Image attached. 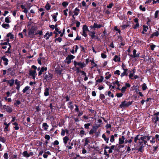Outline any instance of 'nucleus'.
Listing matches in <instances>:
<instances>
[{"label": "nucleus", "instance_id": "1", "mask_svg": "<svg viewBox=\"0 0 159 159\" xmlns=\"http://www.w3.org/2000/svg\"><path fill=\"white\" fill-rule=\"evenodd\" d=\"M37 30V28L36 26H32L31 28L29 30L28 32V37L30 39L34 38L35 37L36 31Z\"/></svg>", "mask_w": 159, "mask_h": 159}, {"label": "nucleus", "instance_id": "2", "mask_svg": "<svg viewBox=\"0 0 159 159\" xmlns=\"http://www.w3.org/2000/svg\"><path fill=\"white\" fill-rule=\"evenodd\" d=\"M53 75L49 73V72H46L43 73V80H45V81L50 80L52 78Z\"/></svg>", "mask_w": 159, "mask_h": 159}, {"label": "nucleus", "instance_id": "3", "mask_svg": "<svg viewBox=\"0 0 159 159\" xmlns=\"http://www.w3.org/2000/svg\"><path fill=\"white\" fill-rule=\"evenodd\" d=\"M141 137H140V139L143 141V143H144L145 145H148L147 144V141L149 140L151 138V136L148 135H141Z\"/></svg>", "mask_w": 159, "mask_h": 159}, {"label": "nucleus", "instance_id": "4", "mask_svg": "<svg viewBox=\"0 0 159 159\" xmlns=\"http://www.w3.org/2000/svg\"><path fill=\"white\" fill-rule=\"evenodd\" d=\"M75 57L72 55H68L66 58V63L67 64H69L71 62V60L74 59Z\"/></svg>", "mask_w": 159, "mask_h": 159}, {"label": "nucleus", "instance_id": "5", "mask_svg": "<svg viewBox=\"0 0 159 159\" xmlns=\"http://www.w3.org/2000/svg\"><path fill=\"white\" fill-rule=\"evenodd\" d=\"M3 108L7 112L11 113L13 111L12 108L9 106L4 105L3 106Z\"/></svg>", "mask_w": 159, "mask_h": 159}, {"label": "nucleus", "instance_id": "6", "mask_svg": "<svg viewBox=\"0 0 159 159\" xmlns=\"http://www.w3.org/2000/svg\"><path fill=\"white\" fill-rule=\"evenodd\" d=\"M74 64L75 67H76L77 65L80 66L81 68H83L85 66V64L84 63H82L81 62H77L76 61H75L74 62Z\"/></svg>", "mask_w": 159, "mask_h": 159}, {"label": "nucleus", "instance_id": "7", "mask_svg": "<svg viewBox=\"0 0 159 159\" xmlns=\"http://www.w3.org/2000/svg\"><path fill=\"white\" fill-rule=\"evenodd\" d=\"M29 75L32 76L33 78L34 79L37 75L36 70H30L29 71Z\"/></svg>", "mask_w": 159, "mask_h": 159}, {"label": "nucleus", "instance_id": "8", "mask_svg": "<svg viewBox=\"0 0 159 159\" xmlns=\"http://www.w3.org/2000/svg\"><path fill=\"white\" fill-rule=\"evenodd\" d=\"M133 55H130L129 54L128 55L133 58H135L136 57H139L140 53H138L137 54H136V49H134L133 50Z\"/></svg>", "mask_w": 159, "mask_h": 159}, {"label": "nucleus", "instance_id": "9", "mask_svg": "<svg viewBox=\"0 0 159 159\" xmlns=\"http://www.w3.org/2000/svg\"><path fill=\"white\" fill-rule=\"evenodd\" d=\"M5 56H4L1 57V59L3 60V61H4V65L5 66H7L8 65V62L9 60L8 59L5 57Z\"/></svg>", "mask_w": 159, "mask_h": 159}, {"label": "nucleus", "instance_id": "10", "mask_svg": "<svg viewBox=\"0 0 159 159\" xmlns=\"http://www.w3.org/2000/svg\"><path fill=\"white\" fill-rule=\"evenodd\" d=\"M11 123L10 122L9 123L7 124V122H5L4 123V125H6L4 129V131L5 132H6L7 131H9L10 130V129H8V128L10 125Z\"/></svg>", "mask_w": 159, "mask_h": 159}, {"label": "nucleus", "instance_id": "11", "mask_svg": "<svg viewBox=\"0 0 159 159\" xmlns=\"http://www.w3.org/2000/svg\"><path fill=\"white\" fill-rule=\"evenodd\" d=\"M125 138L124 136H122L121 138L119 139V144H122L125 143Z\"/></svg>", "mask_w": 159, "mask_h": 159}, {"label": "nucleus", "instance_id": "12", "mask_svg": "<svg viewBox=\"0 0 159 159\" xmlns=\"http://www.w3.org/2000/svg\"><path fill=\"white\" fill-rule=\"evenodd\" d=\"M104 26L102 25H98L96 23H94L93 25V28H97V29H99L101 28L102 27H103Z\"/></svg>", "mask_w": 159, "mask_h": 159}, {"label": "nucleus", "instance_id": "13", "mask_svg": "<svg viewBox=\"0 0 159 159\" xmlns=\"http://www.w3.org/2000/svg\"><path fill=\"white\" fill-rule=\"evenodd\" d=\"M159 33L157 31H156L155 32L151 35L150 38V39H152L155 36L157 37L159 35Z\"/></svg>", "mask_w": 159, "mask_h": 159}, {"label": "nucleus", "instance_id": "14", "mask_svg": "<svg viewBox=\"0 0 159 159\" xmlns=\"http://www.w3.org/2000/svg\"><path fill=\"white\" fill-rule=\"evenodd\" d=\"M50 89V88H46L44 90V95L46 96H48L49 95V90Z\"/></svg>", "mask_w": 159, "mask_h": 159}, {"label": "nucleus", "instance_id": "15", "mask_svg": "<svg viewBox=\"0 0 159 159\" xmlns=\"http://www.w3.org/2000/svg\"><path fill=\"white\" fill-rule=\"evenodd\" d=\"M120 107L121 108L126 107V101H124L122 102L121 104L120 105Z\"/></svg>", "mask_w": 159, "mask_h": 159}, {"label": "nucleus", "instance_id": "16", "mask_svg": "<svg viewBox=\"0 0 159 159\" xmlns=\"http://www.w3.org/2000/svg\"><path fill=\"white\" fill-rule=\"evenodd\" d=\"M15 80L14 79H11L8 81V84H9L10 87H12L14 83Z\"/></svg>", "mask_w": 159, "mask_h": 159}, {"label": "nucleus", "instance_id": "17", "mask_svg": "<svg viewBox=\"0 0 159 159\" xmlns=\"http://www.w3.org/2000/svg\"><path fill=\"white\" fill-rule=\"evenodd\" d=\"M102 137L107 143H108L109 139L106 137V136L105 134H103L102 135Z\"/></svg>", "mask_w": 159, "mask_h": 159}, {"label": "nucleus", "instance_id": "18", "mask_svg": "<svg viewBox=\"0 0 159 159\" xmlns=\"http://www.w3.org/2000/svg\"><path fill=\"white\" fill-rule=\"evenodd\" d=\"M12 124L15 126L14 127L15 130H18L19 129L20 127L19 126H18V124L17 122H15L13 123Z\"/></svg>", "mask_w": 159, "mask_h": 159}, {"label": "nucleus", "instance_id": "19", "mask_svg": "<svg viewBox=\"0 0 159 159\" xmlns=\"http://www.w3.org/2000/svg\"><path fill=\"white\" fill-rule=\"evenodd\" d=\"M113 60L115 62H120V58L118 57V56L116 55L114 56Z\"/></svg>", "mask_w": 159, "mask_h": 159}, {"label": "nucleus", "instance_id": "20", "mask_svg": "<svg viewBox=\"0 0 159 159\" xmlns=\"http://www.w3.org/2000/svg\"><path fill=\"white\" fill-rule=\"evenodd\" d=\"M69 139L66 136L63 138V142L65 144H66L67 143Z\"/></svg>", "mask_w": 159, "mask_h": 159}, {"label": "nucleus", "instance_id": "21", "mask_svg": "<svg viewBox=\"0 0 159 159\" xmlns=\"http://www.w3.org/2000/svg\"><path fill=\"white\" fill-rule=\"evenodd\" d=\"M43 129L45 130H47L48 127V125H47L46 123H44L43 124Z\"/></svg>", "mask_w": 159, "mask_h": 159}, {"label": "nucleus", "instance_id": "22", "mask_svg": "<svg viewBox=\"0 0 159 159\" xmlns=\"http://www.w3.org/2000/svg\"><path fill=\"white\" fill-rule=\"evenodd\" d=\"M89 34L90 36L91 37L92 39H93L95 37V32L94 31H91L89 33Z\"/></svg>", "mask_w": 159, "mask_h": 159}, {"label": "nucleus", "instance_id": "23", "mask_svg": "<svg viewBox=\"0 0 159 159\" xmlns=\"http://www.w3.org/2000/svg\"><path fill=\"white\" fill-rule=\"evenodd\" d=\"M72 102H70L67 104L68 107L71 110H72L73 108V106L72 105Z\"/></svg>", "mask_w": 159, "mask_h": 159}, {"label": "nucleus", "instance_id": "24", "mask_svg": "<svg viewBox=\"0 0 159 159\" xmlns=\"http://www.w3.org/2000/svg\"><path fill=\"white\" fill-rule=\"evenodd\" d=\"M115 145H112L110 147L109 146H105L104 147L105 149H110L111 150H114L115 148Z\"/></svg>", "mask_w": 159, "mask_h": 159}, {"label": "nucleus", "instance_id": "25", "mask_svg": "<svg viewBox=\"0 0 159 159\" xmlns=\"http://www.w3.org/2000/svg\"><path fill=\"white\" fill-rule=\"evenodd\" d=\"M82 29H83V31H89V29H88V28L87 26L86 25H84L83 26Z\"/></svg>", "mask_w": 159, "mask_h": 159}, {"label": "nucleus", "instance_id": "26", "mask_svg": "<svg viewBox=\"0 0 159 159\" xmlns=\"http://www.w3.org/2000/svg\"><path fill=\"white\" fill-rule=\"evenodd\" d=\"M6 141V139L4 137L0 136V141L5 143Z\"/></svg>", "mask_w": 159, "mask_h": 159}, {"label": "nucleus", "instance_id": "27", "mask_svg": "<svg viewBox=\"0 0 159 159\" xmlns=\"http://www.w3.org/2000/svg\"><path fill=\"white\" fill-rule=\"evenodd\" d=\"M45 8L46 10H49L50 9L51 6L48 2H47L45 7Z\"/></svg>", "mask_w": 159, "mask_h": 159}, {"label": "nucleus", "instance_id": "28", "mask_svg": "<svg viewBox=\"0 0 159 159\" xmlns=\"http://www.w3.org/2000/svg\"><path fill=\"white\" fill-rule=\"evenodd\" d=\"M142 89L143 90H146L147 89H148V88L147 87L146 84L145 83H143L142 85Z\"/></svg>", "mask_w": 159, "mask_h": 159}, {"label": "nucleus", "instance_id": "29", "mask_svg": "<svg viewBox=\"0 0 159 159\" xmlns=\"http://www.w3.org/2000/svg\"><path fill=\"white\" fill-rule=\"evenodd\" d=\"M23 156L26 157H29L30 156V154L28 153L27 151H25L23 152Z\"/></svg>", "mask_w": 159, "mask_h": 159}, {"label": "nucleus", "instance_id": "30", "mask_svg": "<svg viewBox=\"0 0 159 159\" xmlns=\"http://www.w3.org/2000/svg\"><path fill=\"white\" fill-rule=\"evenodd\" d=\"M154 119V120H155L154 121V123L156 124L155 126H156L157 123V122L159 120V118L158 116H157L156 117H155Z\"/></svg>", "mask_w": 159, "mask_h": 159}, {"label": "nucleus", "instance_id": "31", "mask_svg": "<svg viewBox=\"0 0 159 159\" xmlns=\"http://www.w3.org/2000/svg\"><path fill=\"white\" fill-rule=\"evenodd\" d=\"M104 78L102 76H100V78L96 80V82L97 83H100L102 82Z\"/></svg>", "mask_w": 159, "mask_h": 159}, {"label": "nucleus", "instance_id": "32", "mask_svg": "<svg viewBox=\"0 0 159 159\" xmlns=\"http://www.w3.org/2000/svg\"><path fill=\"white\" fill-rule=\"evenodd\" d=\"M16 102L14 103V105L16 107H18V106L20 104L21 102L18 100H16Z\"/></svg>", "mask_w": 159, "mask_h": 159}, {"label": "nucleus", "instance_id": "33", "mask_svg": "<svg viewBox=\"0 0 159 159\" xmlns=\"http://www.w3.org/2000/svg\"><path fill=\"white\" fill-rule=\"evenodd\" d=\"M107 95L109 97H111L112 98H113L114 97L113 94L110 91H109L107 92Z\"/></svg>", "mask_w": 159, "mask_h": 159}, {"label": "nucleus", "instance_id": "34", "mask_svg": "<svg viewBox=\"0 0 159 159\" xmlns=\"http://www.w3.org/2000/svg\"><path fill=\"white\" fill-rule=\"evenodd\" d=\"M2 26L3 28H5V29H7V28H6V27H7L8 28H9L10 25H9L8 24H4L3 23L2 25Z\"/></svg>", "mask_w": 159, "mask_h": 159}, {"label": "nucleus", "instance_id": "35", "mask_svg": "<svg viewBox=\"0 0 159 159\" xmlns=\"http://www.w3.org/2000/svg\"><path fill=\"white\" fill-rule=\"evenodd\" d=\"M30 87L28 86H26L22 90L23 93H25L27 91L30 89Z\"/></svg>", "mask_w": 159, "mask_h": 159}, {"label": "nucleus", "instance_id": "36", "mask_svg": "<svg viewBox=\"0 0 159 159\" xmlns=\"http://www.w3.org/2000/svg\"><path fill=\"white\" fill-rule=\"evenodd\" d=\"M143 147H144V146L143 145L140 146V147L138 149V151L140 152H143Z\"/></svg>", "mask_w": 159, "mask_h": 159}, {"label": "nucleus", "instance_id": "37", "mask_svg": "<svg viewBox=\"0 0 159 159\" xmlns=\"http://www.w3.org/2000/svg\"><path fill=\"white\" fill-rule=\"evenodd\" d=\"M90 61L91 62L92 65L93 64H94V65L93 66H92V68H93L94 67H96L97 66V65L95 63L94 60H90Z\"/></svg>", "mask_w": 159, "mask_h": 159}, {"label": "nucleus", "instance_id": "38", "mask_svg": "<svg viewBox=\"0 0 159 159\" xmlns=\"http://www.w3.org/2000/svg\"><path fill=\"white\" fill-rule=\"evenodd\" d=\"M90 123L85 124L84 125V128L86 129H88L89 128V126L91 125Z\"/></svg>", "mask_w": 159, "mask_h": 159}, {"label": "nucleus", "instance_id": "39", "mask_svg": "<svg viewBox=\"0 0 159 159\" xmlns=\"http://www.w3.org/2000/svg\"><path fill=\"white\" fill-rule=\"evenodd\" d=\"M155 138L156 139V142H159V135L158 134H156L155 136Z\"/></svg>", "mask_w": 159, "mask_h": 159}, {"label": "nucleus", "instance_id": "40", "mask_svg": "<svg viewBox=\"0 0 159 159\" xmlns=\"http://www.w3.org/2000/svg\"><path fill=\"white\" fill-rule=\"evenodd\" d=\"M139 134L136 135L134 138V142L135 143H137V141L139 140Z\"/></svg>", "mask_w": 159, "mask_h": 159}, {"label": "nucleus", "instance_id": "41", "mask_svg": "<svg viewBox=\"0 0 159 159\" xmlns=\"http://www.w3.org/2000/svg\"><path fill=\"white\" fill-rule=\"evenodd\" d=\"M35 35L38 34L41 35H42L43 34V31L42 30H38L37 32H35Z\"/></svg>", "mask_w": 159, "mask_h": 159}, {"label": "nucleus", "instance_id": "42", "mask_svg": "<svg viewBox=\"0 0 159 159\" xmlns=\"http://www.w3.org/2000/svg\"><path fill=\"white\" fill-rule=\"evenodd\" d=\"M143 31L145 32H147V30L148 29V26L147 25H143Z\"/></svg>", "mask_w": 159, "mask_h": 159}, {"label": "nucleus", "instance_id": "43", "mask_svg": "<svg viewBox=\"0 0 159 159\" xmlns=\"http://www.w3.org/2000/svg\"><path fill=\"white\" fill-rule=\"evenodd\" d=\"M110 141L111 143H113L115 141V138L113 135H111V136Z\"/></svg>", "mask_w": 159, "mask_h": 159}, {"label": "nucleus", "instance_id": "44", "mask_svg": "<svg viewBox=\"0 0 159 159\" xmlns=\"http://www.w3.org/2000/svg\"><path fill=\"white\" fill-rule=\"evenodd\" d=\"M0 45L1 46H3V45H10L9 43H7V42H1L0 43Z\"/></svg>", "mask_w": 159, "mask_h": 159}, {"label": "nucleus", "instance_id": "45", "mask_svg": "<svg viewBox=\"0 0 159 159\" xmlns=\"http://www.w3.org/2000/svg\"><path fill=\"white\" fill-rule=\"evenodd\" d=\"M101 100H103V99H105V97L103 94H101L99 96Z\"/></svg>", "mask_w": 159, "mask_h": 159}, {"label": "nucleus", "instance_id": "46", "mask_svg": "<svg viewBox=\"0 0 159 159\" xmlns=\"http://www.w3.org/2000/svg\"><path fill=\"white\" fill-rule=\"evenodd\" d=\"M106 52H105V53H102L101 54V57L103 58H105L107 57V55L106 54Z\"/></svg>", "mask_w": 159, "mask_h": 159}, {"label": "nucleus", "instance_id": "47", "mask_svg": "<svg viewBox=\"0 0 159 159\" xmlns=\"http://www.w3.org/2000/svg\"><path fill=\"white\" fill-rule=\"evenodd\" d=\"M88 138H87L85 139V143H84V146H86L87 145H88V143L90 142L87 139Z\"/></svg>", "mask_w": 159, "mask_h": 159}, {"label": "nucleus", "instance_id": "48", "mask_svg": "<svg viewBox=\"0 0 159 159\" xmlns=\"http://www.w3.org/2000/svg\"><path fill=\"white\" fill-rule=\"evenodd\" d=\"M129 26V24L124 25L122 26V29L123 30H124L127 28Z\"/></svg>", "mask_w": 159, "mask_h": 159}, {"label": "nucleus", "instance_id": "49", "mask_svg": "<svg viewBox=\"0 0 159 159\" xmlns=\"http://www.w3.org/2000/svg\"><path fill=\"white\" fill-rule=\"evenodd\" d=\"M62 5L64 7H66L68 5V3L65 1L63 2L62 3Z\"/></svg>", "mask_w": 159, "mask_h": 159}, {"label": "nucleus", "instance_id": "50", "mask_svg": "<svg viewBox=\"0 0 159 159\" xmlns=\"http://www.w3.org/2000/svg\"><path fill=\"white\" fill-rule=\"evenodd\" d=\"M139 8L141 10L144 11H145L146 10L145 8V7H143L142 5H141L139 6Z\"/></svg>", "mask_w": 159, "mask_h": 159}, {"label": "nucleus", "instance_id": "51", "mask_svg": "<svg viewBox=\"0 0 159 159\" xmlns=\"http://www.w3.org/2000/svg\"><path fill=\"white\" fill-rule=\"evenodd\" d=\"M156 142L155 138L154 137L152 138V140H150V143H154Z\"/></svg>", "mask_w": 159, "mask_h": 159}, {"label": "nucleus", "instance_id": "52", "mask_svg": "<svg viewBox=\"0 0 159 159\" xmlns=\"http://www.w3.org/2000/svg\"><path fill=\"white\" fill-rule=\"evenodd\" d=\"M124 147V145H122L121 144H119V147L117 148V152H119L121 148H123Z\"/></svg>", "mask_w": 159, "mask_h": 159}, {"label": "nucleus", "instance_id": "53", "mask_svg": "<svg viewBox=\"0 0 159 159\" xmlns=\"http://www.w3.org/2000/svg\"><path fill=\"white\" fill-rule=\"evenodd\" d=\"M3 157L5 159H7L8 158V154L7 152L5 153L3 155Z\"/></svg>", "mask_w": 159, "mask_h": 159}, {"label": "nucleus", "instance_id": "54", "mask_svg": "<svg viewBox=\"0 0 159 159\" xmlns=\"http://www.w3.org/2000/svg\"><path fill=\"white\" fill-rule=\"evenodd\" d=\"M128 73H126L125 72H123V73H121L120 75V76L121 77H123L125 75L126 76H127L128 75Z\"/></svg>", "mask_w": 159, "mask_h": 159}, {"label": "nucleus", "instance_id": "55", "mask_svg": "<svg viewBox=\"0 0 159 159\" xmlns=\"http://www.w3.org/2000/svg\"><path fill=\"white\" fill-rule=\"evenodd\" d=\"M113 5L114 4L113 3L111 2V3L109 4V5L107 6V7L108 8H111Z\"/></svg>", "mask_w": 159, "mask_h": 159}, {"label": "nucleus", "instance_id": "56", "mask_svg": "<svg viewBox=\"0 0 159 159\" xmlns=\"http://www.w3.org/2000/svg\"><path fill=\"white\" fill-rule=\"evenodd\" d=\"M40 70L43 72L44 71H46L47 70V67H42L41 68Z\"/></svg>", "mask_w": 159, "mask_h": 159}, {"label": "nucleus", "instance_id": "57", "mask_svg": "<svg viewBox=\"0 0 159 159\" xmlns=\"http://www.w3.org/2000/svg\"><path fill=\"white\" fill-rule=\"evenodd\" d=\"M122 93H116V95L118 98H120L123 96Z\"/></svg>", "mask_w": 159, "mask_h": 159}, {"label": "nucleus", "instance_id": "58", "mask_svg": "<svg viewBox=\"0 0 159 159\" xmlns=\"http://www.w3.org/2000/svg\"><path fill=\"white\" fill-rule=\"evenodd\" d=\"M133 102V101H132L131 102L129 101V102H126V107H128L129 106L131 105L132 104Z\"/></svg>", "mask_w": 159, "mask_h": 159}, {"label": "nucleus", "instance_id": "59", "mask_svg": "<svg viewBox=\"0 0 159 159\" xmlns=\"http://www.w3.org/2000/svg\"><path fill=\"white\" fill-rule=\"evenodd\" d=\"M132 141V140L131 139H130L128 140H125V143H131Z\"/></svg>", "mask_w": 159, "mask_h": 159}, {"label": "nucleus", "instance_id": "60", "mask_svg": "<svg viewBox=\"0 0 159 159\" xmlns=\"http://www.w3.org/2000/svg\"><path fill=\"white\" fill-rule=\"evenodd\" d=\"M156 45L154 44H152L150 45V48L152 51H153L154 48H155Z\"/></svg>", "mask_w": 159, "mask_h": 159}, {"label": "nucleus", "instance_id": "61", "mask_svg": "<svg viewBox=\"0 0 159 159\" xmlns=\"http://www.w3.org/2000/svg\"><path fill=\"white\" fill-rule=\"evenodd\" d=\"M95 132H96L93 129H91L90 130L89 132V134H93V133Z\"/></svg>", "mask_w": 159, "mask_h": 159}, {"label": "nucleus", "instance_id": "62", "mask_svg": "<svg viewBox=\"0 0 159 159\" xmlns=\"http://www.w3.org/2000/svg\"><path fill=\"white\" fill-rule=\"evenodd\" d=\"M159 13L158 11H155V13L154 14V18H157L158 17V14Z\"/></svg>", "mask_w": 159, "mask_h": 159}, {"label": "nucleus", "instance_id": "63", "mask_svg": "<svg viewBox=\"0 0 159 159\" xmlns=\"http://www.w3.org/2000/svg\"><path fill=\"white\" fill-rule=\"evenodd\" d=\"M120 71L119 70H117L114 72V74H117V75H119L120 74Z\"/></svg>", "mask_w": 159, "mask_h": 159}, {"label": "nucleus", "instance_id": "64", "mask_svg": "<svg viewBox=\"0 0 159 159\" xmlns=\"http://www.w3.org/2000/svg\"><path fill=\"white\" fill-rule=\"evenodd\" d=\"M44 138L45 139L49 140L50 139V136L49 135L46 134Z\"/></svg>", "mask_w": 159, "mask_h": 159}]
</instances>
